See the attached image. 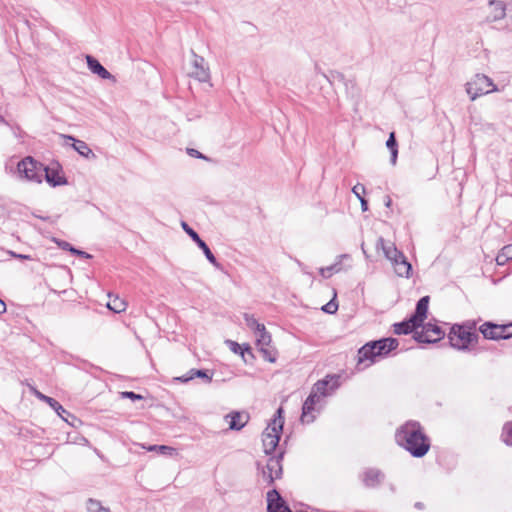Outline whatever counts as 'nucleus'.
<instances>
[{
    "label": "nucleus",
    "instance_id": "obj_9",
    "mask_svg": "<svg viewBox=\"0 0 512 512\" xmlns=\"http://www.w3.org/2000/svg\"><path fill=\"white\" fill-rule=\"evenodd\" d=\"M191 54V69L188 72V76L202 83L209 82L210 70L206 65L205 59L201 56H198L194 51H192Z\"/></svg>",
    "mask_w": 512,
    "mask_h": 512
},
{
    "label": "nucleus",
    "instance_id": "obj_21",
    "mask_svg": "<svg viewBox=\"0 0 512 512\" xmlns=\"http://www.w3.org/2000/svg\"><path fill=\"white\" fill-rule=\"evenodd\" d=\"M362 480L365 486L373 488L382 483L384 474L379 469L369 468L363 473Z\"/></svg>",
    "mask_w": 512,
    "mask_h": 512
},
{
    "label": "nucleus",
    "instance_id": "obj_20",
    "mask_svg": "<svg viewBox=\"0 0 512 512\" xmlns=\"http://www.w3.org/2000/svg\"><path fill=\"white\" fill-rule=\"evenodd\" d=\"M479 331L485 339L500 340L501 339V324L493 322H485L479 327Z\"/></svg>",
    "mask_w": 512,
    "mask_h": 512
},
{
    "label": "nucleus",
    "instance_id": "obj_25",
    "mask_svg": "<svg viewBox=\"0 0 512 512\" xmlns=\"http://www.w3.org/2000/svg\"><path fill=\"white\" fill-rule=\"evenodd\" d=\"M63 137L69 141H73V148L83 157L85 158H94L95 154L89 148V146L82 140H76L72 136L63 135Z\"/></svg>",
    "mask_w": 512,
    "mask_h": 512
},
{
    "label": "nucleus",
    "instance_id": "obj_12",
    "mask_svg": "<svg viewBox=\"0 0 512 512\" xmlns=\"http://www.w3.org/2000/svg\"><path fill=\"white\" fill-rule=\"evenodd\" d=\"M183 230L192 238V240L197 244V246L203 251L207 260L216 268H219L220 264L218 263L216 257L211 252L208 245L199 237L198 233L193 230L186 222H182L181 224Z\"/></svg>",
    "mask_w": 512,
    "mask_h": 512
},
{
    "label": "nucleus",
    "instance_id": "obj_37",
    "mask_svg": "<svg viewBox=\"0 0 512 512\" xmlns=\"http://www.w3.org/2000/svg\"><path fill=\"white\" fill-rule=\"evenodd\" d=\"M501 339L512 338V322L507 324H501Z\"/></svg>",
    "mask_w": 512,
    "mask_h": 512
},
{
    "label": "nucleus",
    "instance_id": "obj_39",
    "mask_svg": "<svg viewBox=\"0 0 512 512\" xmlns=\"http://www.w3.org/2000/svg\"><path fill=\"white\" fill-rule=\"evenodd\" d=\"M458 327H463L464 331L470 332V334H477L476 329V322L474 320H467L463 324L459 325Z\"/></svg>",
    "mask_w": 512,
    "mask_h": 512
},
{
    "label": "nucleus",
    "instance_id": "obj_43",
    "mask_svg": "<svg viewBox=\"0 0 512 512\" xmlns=\"http://www.w3.org/2000/svg\"><path fill=\"white\" fill-rule=\"evenodd\" d=\"M54 242L63 250H67V251H70L72 253V250H73V246L66 242V241H63V240H57V239H54Z\"/></svg>",
    "mask_w": 512,
    "mask_h": 512
},
{
    "label": "nucleus",
    "instance_id": "obj_47",
    "mask_svg": "<svg viewBox=\"0 0 512 512\" xmlns=\"http://www.w3.org/2000/svg\"><path fill=\"white\" fill-rule=\"evenodd\" d=\"M360 204L363 211H366L368 209V202L365 198H360Z\"/></svg>",
    "mask_w": 512,
    "mask_h": 512
},
{
    "label": "nucleus",
    "instance_id": "obj_2",
    "mask_svg": "<svg viewBox=\"0 0 512 512\" xmlns=\"http://www.w3.org/2000/svg\"><path fill=\"white\" fill-rule=\"evenodd\" d=\"M398 347V340L395 338H383L377 341L366 343L358 351V366L364 364L363 368L369 367L378 358L388 355Z\"/></svg>",
    "mask_w": 512,
    "mask_h": 512
},
{
    "label": "nucleus",
    "instance_id": "obj_15",
    "mask_svg": "<svg viewBox=\"0 0 512 512\" xmlns=\"http://www.w3.org/2000/svg\"><path fill=\"white\" fill-rule=\"evenodd\" d=\"M375 247L377 251L382 250L385 258L389 261H392L395 257H401V254H403L393 242L386 241L383 237L377 239Z\"/></svg>",
    "mask_w": 512,
    "mask_h": 512
},
{
    "label": "nucleus",
    "instance_id": "obj_13",
    "mask_svg": "<svg viewBox=\"0 0 512 512\" xmlns=\"http://www.w3.org/2000/svg\"><path fill=\"white\" fill-rule=\"evenodd\" d=\"M267 512H292L276 489L267 493Z\"/></svg>",
    "mask_w": 512,
    "mask_h": 512
},
{
    "label": "nucleus",
    "instance_id": "obj_16",
    "mask_svg": "<svg viewBox=\"0 0 512 512\" xmlns=\"http://www.w3.org/2000/svg\"><path fill=\"white\" fill-rule=\"evenodd\" d=\"M86 60L88 68L92 73L97 74L101 79L111 80L113 83L116 82L115 76H113L97 59L88 55Z\"/></svg>",
    "mask_w": 512,
    "mask_h": 512
},
{
    "label": "nucleus",
    "instance_id": "obj_3",
    "mask_svg": "<svg viewBox=\"0 0 512 512\" xmlns=\"http://www.w3.org/2000/svg\"><path fill=\"white\" fill-rule=\"evenodd\" d=\"M283 408L279 407L271 420V422L266 427L265 431L262 434V443L264 452L267 455L273 453L279 443L280 435L283 429L284 417H283Z\"/></svg>",
    "mask_w": 512,
    "mask_h": 512
},
{
    "label": "nucleus",
    "instance_id": "obj_30",
    "mask_svg": "<svg viewBox=\"0 0 512 512\" xmlns=\"http://www.w3.org/2000/svg\"><path fill=\"white\" fill-rule=\"evenodd\" d=\"M107 307L115 313H120L125 311L126 302L119 297H115L114 299H110V301L107 303Z\"/></svg>",
    "mask_w": 512,
    "mask_h": 512
},
{
    "label": "nucleus",
    "instance_id": "obj_5",
    "mask_svg": "<svg viewBox=\"0 0 512 512\" xmlns=\"http://www.w3.org/2000/svg\"><path fill=\"white\" fill-rule=\"evenodd\" d=\"M17 170L21 177L39 184L43 181L45 166L28 156L18 163Z\"/></svg>",
    "mask_w": 512,
    "mask_h": 512
},
{
    "label": "nucleus",
    "instance_id": "obj_44",
    "mask_svg": "<svg viewBox=\"0 0 512 512\" xmlns=\"http://www.w3.org/2000/svg\"><path fill=\"white\" fill-rule=\"evenodd\" d=\"M187 153L190 156L195 157V158L206 159V157L202 153H200L198 150L193 149V148H188Z\"/></svg>",
    "mask_w": 512,
    "mask_h": 512
},
{
    "label": "nucleus",
    "instance_id": "obj_8",
    "mask_svg": "<svg viewBox=\"0 0 512 512\" xmlns=\"http://www.w3.org/2000/svg\"><path fill=\"white\" fill-rule=\"evenodd\" d=\"M339 378L338 375H327L313 385L311 392L323 401L325 397L330 396L340 386Z\"/></svg>",
    "mask_w": 512,
    "mask_h": 512
},
{
    "label": "nucleus",
    "instance_id": "obj_1",
    "mask_svg": "<svg viewBox=\"0 0 512 512\" xmlns=\"http://www.w3.org/2000/svg\"><path fill=\"white\" fill-rule=\"evenodd\" d=\"M395 438L400 446L416 458L423 457L430 449L429 438L418 422L410 421L402 425L397 430Z\"/></svg>",
    "mask_w": 512,
    "mask_h": 512
},
{
    "label": "nucleus",
    "instance_id": "obj_41",
    "mask_svg": "<svg viewBox=\"0 0 512 512\" xmlns=\"http://www.w3.org/2000/svg\"><path fill=\"white\" fill-rule=\"evenodd\" d=\"M352 192L355 194V196L360 200V198H364L363 194H365L366 190L364 185L358 183L352 188Z\"/></svg>",
    "mask_w": 512,
    "mask_h": 512
},
{
    "label": "nucleus",
    "instance_id": "obj_51",
    "mask_svg": "<svg viewBox=\"0 0 512 512\" xmlns=\"http://www.w3.org/2000/svg\"><path fill=\"white\" fill-rule=\"evenodd\" d=\"M348 257H349L348 255H341V256H339V258H340V259H342V258H348Z\"/></svg>",
    "mask_w": 512,
    "mask_h": 512
},
{
    "label": "nucleus",
    "instance_id": "obj_23",
    "mask_svg": "<svg viewBox=\"0 0 512 512\" xmlns=\"http://www.w3.org/2000/svg\"><path fill=\"white\" fill-rule=\"evenodd\" d=\"M196 377L203 379L206 383H210L212 381L213 374H209L207 370L190 369L186 374L175 378V380L186 383Z\"/></svg>",
    "mask_w": 512,
    "mask_h": 512
},
{
    "label": "nucleus",
    "instance_id": "obj_22",
    "mask_svg": "<svg viewBox=\"0 0 512 512\" xmlns=\"http://www.w3.org/2000/svg\"><path fill=\"white\" fill-rule=\"evenodd\" d=\"M428 304H429V296H424V297L420 298V300L416 304V309H415L414 314L410 316L420 326L423 325V322L427 317Z\"/></svg>",
    "mask_w": 512,
    "mask_h": 512
},
{
    "label": "nucleus",
    "instance_id": "obj_42",
    "mask_svg": "<svg viewBox=\"0 0 512 512\" xmlns=\"http://www.w3.org/2000/svg\"><path fill=\"white\" fill-rule=\"evenodd\" d=\"M501 257H505L506 259H512V244L505 246L502 249L501 254L497 257V260L499 261Z\"/></svg>",
    "mask_w": 512,
    "mask_h": 512
},
{
    "label": "nucleus",
    "instance_id": "obj_46",
    "mask_svg": "<svg viewBox=\"0 0 512 512\" xmlns=\"http://www.w3.org/2000/svg\"><path fill=\"white\" fill-rule=\"evenodd\" d=\"M72 254H75V255H78V256H81V257H83V258H87V259H88V258H91V255H90V254H88V253H87V252H85V251L78 250V249H76V248H73V250H72Z\"/></svg>",
    "mask_w": 512,
    "mask_h": 512
},
{
    "label": "nucleus",
    "instance_id": "obj_31",
    "mask_svg": "<svg viewBox=\"0 0 512 512\" xmlns=\"http://www.w3.org/2000/svg\"><path fill=\"white\" fill-rule=\"evenodd\" d=\"M339 77L344 82L347 93L351 94L353 97L359 95V89L354 79H345L342 74H340Z\"/></svg>",
    "mask_w": 512,
    "mask_h": 512
},
{
    "label": "nucleus",
    "instance_id": "obj_19",
    "mask_svg": "<svg viewBox=\"0 0 512 512\" xmlns=\"http://www.w3.org/2000/svg\"><path fill=\"white\" fill-rule=\"evenodd\" d=\"M225 419L229 424V429L239 431L247 424L249 415L244 412H231L225 416Z\"/></svg>",
    "mask_w": 512,
    "mask_h": 512
},
{
    "label": "nucleus",
    "instance_id": "obj_24",
    "mask_svg": "<svg viewBox=\"0 0 512 512\" xmlns=\"http://www.w3.org/2000/svg\"><path fill=\"white\" fill-rule=\"evenodd\" d=\"M36 396L38 399L46 402L63 420L68 422V419L65 417V415L69 416L70 413L67 412L63 406L54 398L46 396L38 391H36Z\"/></svg>",
    "mask_w": 512,
    "mask_h": 512
},
{
    "label": "nucleus",
    "instance_id": "obj_18",
    "mask_svg": "<svg viewBox=\"0 0 512 512\" xmlns=\"http://www.w3.org/2000/svg\"><path fill=\"white\" fill-rule=\"evenodd\" d=\"M395 273L400 277L409 278L411 275L412 266L407 261V258L404 254H401V257H395L390 261Z\"/></svg>",
    "mask_w": 512,
    "mask_h": 512
},
{
    "label": "nucleus",
    "instance_id": "obj_4",
    "mask_svg": "<svg viewBox=\"0 0 512 512\" xmlns=\"http://www.w3.org/2000/svg\"><path fill=\"white\" fill-rule=\"evenodd\" d=\"M494 91H497V86L493 83L491 78L484 74H476L466 83V92L471 101Z\"/></svg>",
    "mask_w": 512,
    "mask_h": 512
},
{
    "label": "nucleus",
    "instance_id": "obj_11",
    "mask_svg": "<svg viewBox=\"0 0 512 512\" xmlns=\"http://www.w3.org/2000/svg\"><path fill=\"white\" fill-rule=\"evenodd\" d=\"M322 408V400L314 393L310 392L309 396L303 403L301 421L303 423H311L315 419L314 412H319Z\"/></svg>",
    "mask_w": 512,
    "mask_h": 512
},
{
    "label": "nucleus",
    "instance_id": "obj_29",
    "mask_svg": "<svg viewBox=\"0 0 512 512\" xmlns=\"http://www.w3.org/2000/svg\"><path fill=\"white\" fill-rule=\"evenodd\" d=\"M256 342L259 349L271 345V335L264 328L263 331H259L256 334Z\"/></svg>",
    "mask_w": 512,
    "mask_h": 512
},
{
    "label": "nucleus",
    "instance_id": "obj_49",
    "mask_svg": "<svg viewBox=\"0 0 512 512\" xmlns=\"http://www.w3.org/2000/svg\"><path fill=\"white\" fill-rule=\"evenodd\" d=\"M6 311L5 303L0 299V315Z\"/></svg>",
    "mask_w": 512,
    "mask_h": 512
},
{
    "label": "nucleus",
    "instance_id": "obj_38",
    "mask_svg": "<svg viewBox=\"0 0 512 512\" xmlns=\"http://www.w3.org/2000/svg\"><path fill=\"white\" fill-rule=\"evenodd\" d=\"M322 310L328 314H334L338 310V304L335 299L330 300L327 304L322 307Z\"/></svg>",
    "mask_w": 512,
    "mask_h": 512
},
{
    "label": "nucleus",
    "instance_id": "obj_10",
    "mask_svg": "<svg viewBox=\"0 0 512 512\" xmlns=\"http://www.w3.org/2000/svg\"><path fill=\"white\" fill-rule=\"evenodd\" d=\"M421 331H415L414 339L419 343H435L441 340L444 336L442 329L435 324L428 323L422 325Z\"/></svg>",
    "mask_w": 512,
    "mask_h": 512
},
{
    "label": "nucleus",
    "instance_id": "obj_17",
    "mask_svg": "<svg viewBox=\"0 0 512 512\" xmlns=\"http://www.w3.org/2000/svg\"><path fill=\"white\" fill-rule=\"evenodd\" d=\"M487 19L491 22L502 20L506 16V5L501 0H490Z\"/></svg>",
    "mask_w": 512,
    "mask_h": 512
},
{
    "label": "nucleus",
    "instance_id": "obj_35",
    "mask_svg": "<svg viewBox=\"0 0 512 512\" xmlns=\"http://www.w3.org/2000/svg\"><path fill=\"white\" fill-rule=\"evenodd\" d=\"M341 270L340 263L337 262L327 267L320 268L319 272L324 278L331 277L334 273H338Z\"/></svg>",
    "mask_w": 512,
    "mask_h": 512
},
{
    "label": "nucleus",
    "instance_id": "obj_26",
    "mask_svg": "<svg viewBox=\"0 0 512 512\" xmlns=\"http://www.w3.org/2000/svg\"><path fill=\"white\" fill-rule=\"evenodd\" d=\"M418 327H420V325L417 322H415L411 317H409L407 320L394 324V332L395 334L398 335H407L413 332Z\"/></svg>",
    "mask_w": 512,
    "mask_h": 512
},
{
    "label": "nucleus",
    "instance_id": "obj_45",
    "mask_svg": "<svg viewBox=\"0 0 512 512\" xmlns=\"http://www.w3.org/2000/svg\"><path fill=\"white\" fill-rule=\"evenodd\" d=\"M8 253H9L12 257H14V258H16V259H20V260H31V259H32L30 255H26V254H18V253L14 252V251H8Z\"/></svg>",
    "mask_w": 512,
    "mask_h": 512
},
{
    "label": "nucleus",
    "instance_id": "obj_34",
    "mask_svg": "<svg viewBox=\"0 0 512 512\" xmlns=\"http://www.w3.org/2000/svg\"><path fill=\"white\" fill-rule=\"evenodd\" d=\"M259 352L266 361H269L271 363L276 361L277 351L271 345L259 349Z\"/></svg>",
    "mask_w": 512,
    "mask_h": 512
},
{
    "label": "nucleus",
    "instance_id": "obj_27",
    "mask_svg": "<svg viewBox=\"0 0 512 512\" xmlns=\"http://www.w3.org/2000/svg\"><path fill=\"white\" fill-rule=\"evenodd\" d=\"M142 449H145L150 452H157L162 455H169L172 456L176 454V449L170 446L166 445H145V444H139Z\"/></svg>",
    "mask_w": 512,
    "mask_h": 512
},
{
    "label": "nucleus",
    "instance_id": "obj_6",
    "mask_svg": "<svg viewBox=\"0 0 512 512\" xmlns=\"http://www.w3.org/2000/svg\"><path fill=\"white\" fill-rule=\"evenodd\" d=\"M448 337L453 348L463 351L469 350L470 345L476 344L479 339L478 334H470L463 327H458V324L451 327Z\"/></svg>",
    "mask_w": 512,
    "mask_h": 512
},
{
    "label": "nucleus",
    "instance_id": "obj_32",
    "mask_svg": "<svg viewBox=\"0 0 512 512\" xmlns=\"http://www.w3.org/2000/svg\"><path fill=\"white\" fill-rule=\"evenodd\" d=\"M244 319H245V323H246V325H247L250 329L254 330L255 334H256L257 332H259V331H263V330H264V328H265L264 324L259 323V322L254 318V316H253V315L245 314V315H244Z\"/></svg>",
    "mask_w": 512,
    "mask_h": 512
},
{
    "label": "nucleus",
    "instance_id": "obj_36",
    "mask_svg": "<svg viewBox=\"0 0 512 512\" xmlns=\"http://www.w3.org/2000/svg\"><path fill=\"white\" fill-rule=\"evenodd\" d=\"M502 439L505 444L512 446V423H507L502 432Z\"/></svg>",
    "mask_w": 512,
    "mask_h": 512
},
{
    "label": "nucleus",
    "instance_id": "obj_14",
    "mask_svg": "<svg viewBox=\"0 0 512 512\" xmlns=\"http://www.w3.org/2000/svg\"><path fill=\"white\" fill-rule=\"evenodd\" d=\"M43 179H45L47 181V183L49 185H51L52 187L67 184V179L62 174V171H61V168L59 167V165L52 166V167L45 166V172H44Z\"/></svg>",
    "mask_w": 512,
    "mask_h": 512
},
{
    "label": "nucleus",
    "instance_id": "obj_48",
    "mask_svg": "<svg viewBox=\"0 0 512 512\" xmlns=\"http://www.w3.org/2000/svg\"><path fill=\"white\" fill-rule=\"evenodd\" d=\"M230 346H231V349L234 351V352H237V349L240 348L238 343L236 342H233V341H230Z\"/></svg>",
    "mask_w": 512,
    "mask_h": 512
},
{
    "label": "nucleus",
    "instance_id": "obj_7",
    "mask_svg": "<svg viewBox=\"0 0 512 512\" xmlns=\"http://www.w3.org/2000/svg\"><path fill=\"white\" fill-rule=\"evenodd\" d=\"M282 454L278 456H271L268 458L265 466L261 468L262 481L267 485H272L276 479L282 476Z\"/></svg>",
    "mask_w": 512,
    "mask_h": 512
},
{
    "label": "nucleus",
    "instance_id": "obj_40",
    "mask_svg": "<svg viewBox=\"0 0 512 512\" xmlns=\"http://www.w3.org/2000/svg\"><path fill=\"white\" fill-rule=\"evenodd\" d=\"M121 398H129L133 401L135 400H142L143 396L140 394H136L133 391H124L120 393Z\"/></svg>",
    "mask_w": 512,
    "mask_h": 512
},
{
    "label": "nucleus",
    "instance_id": "obj_50",
    "mask_svg": "<svg viewBox=\"0 0 512 512\" xmlns=\"http://www.w3.org/2000/svg\"><path fill=\"white\" fill-rule=\"evenodd\" d=\"M391 204H392V200H391V198H390L389 196H386V197H385V206H386V207H390V206H391Z\"/></svg>",
    "mask_w": 512,
    "mask_h": 512
},
{
    "label": "nucleus",
    "instance_id": "obj_33",
    "mask_svg": "<svg viewBox=\"0 0 512 512\" xmlns=\"http://www.w3.org/2000/svg\"><path fill=\"white\" fill-rule=\"evenodd\" d=\"M86 507L88 512H110L108 507H104L100 501L92 498L88 499Z\"/></svg>",
    "mask_w": 512,
    "mask_h": 512
},
{
    "label": "nucleus",
    "instance_id": "obj_28",
    "mask_svg": "<svg viewBox=\"0 0 512 512\" xmlns=\"http://www.w3.org/2000/svg\"><path fill=\"white\" fill-rule=\"evenodd\" d=\"M386 146L391 152L390 162L392 165H395L397 162V157H398V145H397V141H396L394 132L390 133V135L386 141Z\"/></svg>",
    "mask_w": 512,
    "mask_h": 512
}]
</instances>
